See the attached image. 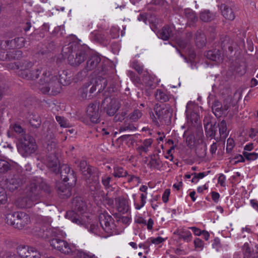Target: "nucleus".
Returning <instances> with one entry per match:
<instances>
[{
	"label": "nucleus",
	"mask_w": 258,
	"mask_h": 258,
	"mask_svg": "<svg viewBox=\"0 0 258 258\" xmlns=\"http://www.w3.org/2000/svg\"><path fill=\"white\" fill-rule=\"evenodd\" d=\"M173 30V27H164L159 32L158 36L164 40H166L172 36Z\"/></svg>",
	"instance_id": "obj_18"
},
{
	"label": "nucleus",
	"mask_w": 258,
	"mask_h": 258,
	"mask_svg": "<svg viewBox=\"0 0 258 258\" xmlns=\"http://www.w3.org/2000/svg\"><path fill=\"white\" fill-rule=\"evenodd\" d=\"M132 68L134 69L140 74H142L145 71H144V67L141 64L137 61H134L132 64Z\"/></svg>",
	"instance_id": "obj_43"
},
{
	"label": "nucleus",
	"mask_w": 258,
	"mask_h": 258,
	"mask_svg": "<svg viewBox=\"0 0 258 258\" xmlns=\"http://www.w3.org/2000/svg\"><path fill=\"white\" fill-rule=\"evenodd\" d=\"M165 240V239L163 238L160 236H158L156 238H151V242L155 244H159L162 243Z\"/></svg>",
	"instance_id": "obj_54"
},
{
	"label": "nucleus",
	"mask_w": 258,
	"mask_h": 258,
	"mask_svg": "<svg viewBox=\"0 0 258 258\" xmlns=\"http://www.w3.org/2000/svg\"><path fill=\"white\" fill-rule=\"evenodd\" d=\"M204 122V127L207 135L210 137L214 136L216 131L215 123L213 124L209 121L206 122L205 120Z\"/></svg>",
	"instance_id": "obj_23"
},
{
	"label": "nucleus",
	"mask_w": 258,
	"mask_h": 258,
	"mask_svg": "<svg viewBox=\"0 0 258 258\" xmlns=\"http://www.w3.org/2000/svg\"><path fill=\"white\" fill-rule=\"evenodd\" d=\"M205 175L206 174L204 172H201L198 174L194 173V176L191 179V182L192 183H197L199 179L203 178Z\"/></svg>",
	"instance_id": "obj_47"
},
{
	"label": "nucleus",
	"mask_w": 258,
	"mask_h": 258,
	"mask_svg": "<svg viewBox=\"0 0 258 258\" xmlns=\"http://www.w3.org/2000/svg\"><path fill=\"white\" fill-rule=\"evenodd\" d=\"M107 86V81L104 78H98L97 79L95 85L93 86L90 90V92L91 93H93L94 91L96 90V87H98V91L100 92L101 91L104 90V89Z\"/></svg>",
	"instance_id": "obj_20"
},
{
	"label": "nucleus",
	"mask_w": 258,
	"mask_h": 258,
	"mask_svg": "<svg viewBox=\"0 0 258 258\" xmlns=\"http://www.w3.org/2000/svg\"><path fill=\"white\" fill-rule=\"evenodd\" d=\"M195 41L198 47H202L205 44V35L201 32H198L196 34Z\"/></svg>",
	"instance_id": "obj_32"
},
{
	"label": "nucleus",
	"mask_w": 258,
	"mask_h": 258,
	"mask_svg": "<svg viewBox=\"0 0 258 258\" xmlns=\"http://www.w3.org/2000/svg\"><path fill=\"white\" fill-rule=\"evenodd\" d=\"M8 202V196L4 188L0 186V205L6 204Z\"/></svg>",
	"instance_id": "obj_37"
},
{
	"label": "nucleus",
	"mask_w": 258,
	"mask_h": 258,
	"mask_svg": "<svg viewBox=\"0 0 258 258\" xmlns=\"http://www.w3.org/2000/svg\"><path fill=\"white\" fill-rule=\"evenodd\" d=\"M11 168V165L8 161L0 159V173H5Z\"/></svg>",
	"instance_id": "obj_35"
},
{
	"label": "nucleus",
	"mask_w": 258,
	"mask_h": 258,
	"mask_svg": "<svg viewBox=\"0 0 258 258\" xmlns=\"http://www.w3.org/2000/svg\"><path fill=\"white\" fill-rule=\"evenodd\" d=\"M214 18L213 14L211 13L209 11L205 10L202 11L200 14V19L204 22H208L211 21Z\"/></svg>",
	"instance_id": "obj_33"
},
{
	"label": "nucleus",
	"mask_w": 258,
	"mask_h": 258,
	"mask_svg": "<svg viewBox=\"0 0 258 258\" xmlns=\"http://www.w3.org/2000/svg\"><path fill=\"white\" fill-rule=\"evenodd\" d=\"M16 228L23 229L31 223L30 216L24 212H16Z\"/></svg>",
	"instance_id": "obj_10"
},
{
	"label": "nucleus",
	"mask_w": 258,
	"mask_h": 258,
	"mask_svg": "<svg viewBox=\"0 0 258 258\" xmlns=\"http://www.w3.org/2000/svg\"><path fill=\"white\" fill-rule=\"evenodd\" d=\"M142 115V112L139 110H135L131 115V119L133 121H136Z\"/></svg>",
	"instance_id": "obj_46"
},
{
	"label": "nucleus",
	"mask_w": 258,
	"mask_h": 258,
	"mask_svg": "<svg viewBox=\"0 0 258 258\" xmlns=\"http://www.w3.org/2000/svg\"><path fill=\"white\" fill-rule=\"evenodd\" d=\"M100 226L98 224H92L90 230L96 235H101L105 232L110 234L114 227L112 218L107 213H102L99 217Z\"/></svg>",
	"instance_id": "obj_5"
},
{
	"label": "nucleus",
	"mask_w": 258,
	"mask_h": 258,
	"mask_svg": "<svg viewBox=\"0 0 258 258\" xmlns=\"http://www.w3.org/2000/svg\"><path fill=\"white\" fill-rule=\"evenodd\" d=\"M47 193H50L49 186L41 178H37L35 182H32L27 187L26 196L19 198L16 202L19 208H30L39 202L40 199V189Z\"/></svg>",
	"instance_id": "obj_2"
},
{
	"label": "nucleus",
	"mask_w": 258,
	"mask_h": 258,
	"mask_svg": "<svg viewBox=\"0 0 258 258\" xmlns=\"http://www.w3.org/2000/svg\"><path fill=\"white\" fill-rule=\"evenodd\" d=\"M152 143L153 140L152 139H147L144 141L143 145L144 146L146 150H147V152L149 151V148L151 147V145L152 144Z\"/></svg>",
	"instance_id": "obj_52"
},
{
	"label": "nucleus",
	"mask_w": 258,
	"mask_h": 258,
	"mask_svg": "<svg viewBox=\"0 0 258 258\" xmlns=\"http://www.w3.org/2000/svg\"><path fill=\"white\" fill-rule=\"evenodd\" d=\"M169 194H170V191L169 189H166L164 191V192L162 195V200L164 203H166L168 201Z\"/></svg>",
	"instance_id": "obj_59"
},
{
	"label": "nucleus",
	"mask_w": 258,
	"mask_h": 258,
	"mask_svg": "<svg viewBox=\"0 0 258 258\" xmlns=\"http://www.w3.org/2000/svg\"><path fill=\"white\" fill-rule=\"evenodd\" d=\"M25 40L23 37H18L5 42L7 49L20 48L25 45Z\"/></svg>",
	"instance_id": "obj_13"
},
{
	"label": "nucleus",
	"mask_w": 258,
	"mask_h": 258,
	"mask_svg": "<svg viewBox=\"0 0 258 258\" xmlns=\"http://www.w3.org/2000/svg\"><path fill=\"white\" fill-rule=\"evenodd\" d=\"M18 254L22 258H40V255L34 248L27 246H19Z\"/></svg>",
	"instance_id": "obj_9"
},
{
	"label": "nucleus",
	"mask_w": 258,
	"mask_h": 258,
	"mask_svg": "<svg viewBox=\"0 0 258 258\" xmlns=\"http://www.w3.org/2000/svg\"><path fill=\"white\" fill-rule=\"evenodd\" d=\"M219 133L221 136L225 137L227 136V124L225 120H222L219 124Z\"/></svg>",
	"instance_id": "obj_39"
},
{
	"label": "nucleus",
	"mask_w": 258,
	"mask_h": 258,
	"mask_svg": "<svg viewBox=\"0 0 258 258\" xmlns=\"http://www.w3.org/2000/svg\"><path fill=\"white\" fill-rule=\"evenodd\" d=\"M152 4L159 7H163L166 4L165 0H153Z\"/></svg>",
	"instance_id": "obj_55"
},
{
	"label": "nucleus",
	"mask_w": 258,
	"mask_h": 258,
	"mask_svg": "<svg viewBox=\"0 0 258 258\" xmlns=\"http://www.w3.org/2000/svg\"><path fill=\"white\" fill-rule=\"evenodd\" d=\"M217 145L215 143H213L210 147V152L212 154H214L216 153L217 151Z\"/></svg>",
	"instance_id": "obj_61"
},
{
	"label": "nucleus",
	"mask_w": 258,
	"mask_h": 258,
	"mask_svg": "<svg viewBox=\"0 0 258 258\" xmlns=\"http://www.w3.org/2000/svg\"><path fill=\"white\" fill-rule=\"evenodd\" d=\"M127 181L130 183H133L134 185L137 186L141 182V179L138 176L129 175L127 176Z\"/></svg>",
	"instance_id": "obj_44"
},
{
	"label": "nucleus",
	"mask_w": 258,
	"mask_h": 258,
	"mask_svg": "<svg viewBox=\"0 0 258 258\" xmlns=\"http://www.w3.org/2000/svg\"><path fill=\"white\" fill-rule=\"evenodd\" d=\"M19 149L27 154L34 153L37 148L34 139L29 135H25L20 140Z\"/></svg>",
	"instance_id": "obj_7"
},
{
	"label": "nucleus",
	"mask_w": 258,
	"mask_h": 258,
	"mask_svg": "<svg viewBox=\"0 0 258 258\" xmlns=\"http://www.w3.org/2000/svg\"><path fill=\"white\" fill-rule=\"evenodd\" d=\"M87 115L90 121L96 123L99 120V104L97 103L90 104L87 109Z\"/></svg>",
	"instance_id": "obj_11"
},
{
	"label": "nucleus",
	"mask_w": 258,
	"mask_h": 258,
	"mask_svg": "<svg viewBox=\"0 0 258 258\" xmlns=\"http://www.w3.org/2000/svg\"><path fill=\"white\" fill-rule=\"evenodd\" d=\"M76 201L75 210L78 217L74 216L72 221L77 224H83L86 222V218H87V216L85 215L87 210L86 204L81 200Z\"/></svg>",
	"instance_id": "obj_8"
},
{
	"label": "nucleus",
	"mask_w": 258,
	"mask_h": 258,
	"mask_svg": "<svg viewBox=\"0 0 258 258\" xmlns=\"http://www.w3.org/2000/svg\"><path fill=\"white\" fill-rule=\"evenodd\" d=\"M56 120L61 127H68L70 126V123L68 120L63 117L56 116Z\"/></svg>",
	"instance_id": "obj_40"
},
{
	"label": "nucleus",
	"mask_w": 258,
	"mask_h": 258,
	"mask_svg": "<svg viewBox=\"0 0 258 258\" xmlns=\"http://www.w3.org/2000/svg\"><path fill=\"white\" fill-rule=\"evenodd\" d=\"M110 103L107 105L106 108L107 113L110 116H113L119 108V103L115 99H111L110 98H107L105 99L104 102Z\"/></svg>",
	"instance_id": "obj_15"
},
{
	"label": "nucleus",
	"mask_w": 258,
	"mask_h": 258,
	"mask_svg": "<svg viewBox=\"0 0 258 258\" xmlns=\"http://www.w3.org/2000/svg\"><path fill=\"white\" fill-rule=\"evenodd\" d=\"M59 78L52 74L49 71H45L40 79L38 88L43 93H49L55 95L59 93L61 85H67L71 83L70 77H68L67 72L62 70L58 72Z\"/></svg>",
	"instance_id": "obj_1"
},
{
	"label": "nucleus",
	"mask_w": 258,
	"mask_h": 258,
	"mask_svg": "<svg viewBox=\"0 0 258 258\" xmlns=\"http://www.w3.org/2000/svg\"><path fill=\"white\" fill-rule=\"evenodd\" d=\"M138 222L139 223H143V224H144L145 225H147V228L149 230H151L153 228V220L151 218H150L148 220L147 222L146 221V220H145L143 219H141L139 220Z\"/></svg>",
	"instance_id": "obj_48"
},
{
	"label": "nucleus",
	"mask_w": 258,
	"mask_h": 258,
	"mask_svg": "<svg viewBox=\"0 0 258 258\" xmlns=\"http://www.w3.org/2000/svg\"><path fill=\"white\" fill-rule=\"evenodd\" d=\"M223 53L217 49L208 51L206 54L208 59L216 61L217 63H220L223 61Z\"/></svg>",
	"instance_id": "obj_14"
},
{
	"label": "nucleus",
	"mask_w": 258,
	"mask_h": 258,
	"mask_svg": "<svg viewBox=\"0 0 258 258\" xmlns=\"http://www.w3.org/2000/svg\"><path fill=\"white\" fill-rule=\"evenodd\" d=\"M32 63L28 61H24L20 62L19 64H12V67H10L11 69H18V75L23 79L26 80H35L38 78L41 70L39 68H36L30 70L32 67Z\"/></svg>",
	"instance_id": "obj_6"
},
{
	"label": "nucleus",
	"mask_w": 258,
	"mask_h": 258,
	"mask_svg": "<svg viewBox=\"0 0 258 258\" xmlns=\"http://www.w3.org/2000/svg\"><path fill=\"white\" fill-rule=\"evenodd\" d=\"M91 37L93 38L95 41H99L100 39V36L99 32L97 31H94L91 34Z\"/></svg>",
	"instance_id": "obj_58"
},
{
	"label": "nucleus",
	"mask_w": 258,
	"mask_h": 258,
	"mask_svg": "<svg viewBox=\"0 0 258 258\" xmlns=\"http://www.w3.org/2000/svg\"><path fill=\"white\" fill-rule=\"evenodd\" d=\"M36 235L39 237L46 239L50 236L49 229L45 228L44 227L39 228L38 230H36Z\"/></svg>",
	"instance_id": "obj_30"
},
{
	"label": "nucleus",
	"mask_w": 258,
	"mask_h": 258,
	"mask_svg": "<svg viewBox=\"0 0 258 258\" xmlns=\"http://www.w3.org/2000/svg\"><path fill=\"white\" fill-rule=\"evenodd\" d=\"M226 176L223 174H220L218 178V183L220 184L221 186H226Z\"/></svg>",
	"instance_id": "obj_49"
},
{
	"label": "nucleus",
	"mask_w": 258,
	"mask_h": 258,
	"mask_svg": "<svg viewBox=\"0 0 258 258\" xmlns=\"http://www.w3.org/2000/svg\"><path fill=\"white\" fill-rule=\"evenodd\" d=\"M243 155L247 160H255L258 158V153L255 152L249 153L244 151Z\"/></svg>",
	"instance_id": "obj_42"
},
{
	"label": "nucleus",
	"mask_w": 258,
	"mask_h": 258,
	"mask_svg": "<svg viewBox=\"0 0 258 258\" xmlns=\"http://www.w3.org/2000/svg\"><path fill=\"white\" fill-rule=\"evenodd\" d=\"M115 205L117 210L124 213L128 211V205L127 201L123 197H118L115 199Z\"/></svg>",
	"instance_id": "obj_17"
},
{
	"label": "nucleus",
	"mask_w": 258,
	"mask_h": 258,
	"mask_svg": "<svg viewBox=\"0 0 258 258\" xmlns=\"http://www.w3.org/2000/svg\"><path fill=\"white\" fill-rule=\"evenodd\" d=\"M49 231L50 236L54 237L50 241L52 247L64 254L70 255L71 257L78 250L74 245L60 239L66 237V233L62 230L58 228H52L49 229Z\"/></svg>",
	"instance_id": "obj_3"
},
{
	"label": "nucleus",
	"mask_w": 258,
	"mask_h": 258,
	"mask_svg": "<svg viewBox=\"0 0 258 258\" xmlns=\"http://www.w3.org/2000/svg\"><path fill=\"white\" fill-rule=\"evenodd\" d=\"M85 53L80 51L76 53L75 58L73 55H69L68 61L71 65L78 66L85 60Z\"/></svg>",
	"instance_id": "obj_16"
},
{
	"label": "nucleus",
	"mask_w": 258,
	"mask_h": 258,
	"mask_svg": "<svg viewBox=\"0 0 258 258\" xmlns=\"http://www.w3.org/2000/svg\"><path fill=\"white\" fill-rule=\"evenodd\" d=\"M250 204L251 207L258 211V201L255 199H252L250 201Z\"/></svg>",
	"instance_id": "obj_60"
},
{
	"label": "nucleus",
	"mask_w": 258,
	"mask_h": 258,
	"mask_svg": "<svg viewBox=\"0 0 258 258\" xmlns=\"http://www.w3.org/2000/svg\"><path fill=\"white\" fill-rule=\"evenodd\" d=\"M70 168L67 165H63L61 167V178L66 182L69 181L70 178L73 179V182L68 183V186L64 183H61L57 186L58 193L62 198L70 197L72 195L71 186L75 184L76 179L73 173L70 172Z\"/></svg>",
	"instance_id": "obj_4"
},
{
	"label": "nucleus",
	"mask_w": 258,
	"mask_h": 258,
	"mask_svg": "<svg viewBox=\"0 0 258 258\" xmlns=\"http://www.w3.org/2000/svg\"><path fill=\"white\" fill-rule=\"evenodd\" d=\"M188 228L192 231L196 236H200L202 234L203 230H201L196 227H190Z\"/></svg>",
	"instance_id": "obj_56"
},
{
	"label": "nucleus",
	"mask_w": 258,
	"mask_h": 258,
	"mask_svg": "<svg viewBox=\"0 0 258 258\" xmlns=\"http://www.w3.org/2000/svg\"><path fill=\"white\" fill-rule=\"evenodd\" d=\"M80 167L83 174L87 179L90 180V177L92 176L91 168L87 165V163L85 161H82L80 163Z\"/></svg>",
	"instance_id": "obj_26"
},
{
	"label": "nucleus",
	"mask_w": 258,
	"mask_h": 258,
	"mask_svg": "<svg viewBox=\"0 0 258 258\" xmlns=\"http://www.w3.org/2000/svg\"><path fill=\"white\" fill-rule=\"evenodd\" d=\"M127 172L124 170L122 167L116 166L114 168L113 175L115 177H123L126 176Z\"/></svg>",
	"instance_id": "obj_34"
},
{
	"label": "nucleus",
	"mask_w": 258,
	"mask_h": 258,
	"mask_svg": "<svg viewBox=\"0 0 258 258\" xmlns=\"http://www.w3.org/2000/svg\"><path fill=\"white\" fill-rule=\"evenodd\" d=\"M111 177L108 176H104L102 178V182L105 188H108L110 186Z\"/></svg>",
	"instance_id": "obj_50"
},
{
	"label": "nucleus",
	"mask_w": 258,
	"mask_h": 258,
	"mask_svg": "<svg viewBox=\"0 0 258 258\" xmlns=\"http://www.w3.org/2000/svg\"><path fill=\"white\" fill-rule=\"evenodd\" d=\"M178 235L180 238L187 242L191 241L192 238L191 233L189 230L184 229L179 231Z\"/></svg>",
	"instance_id": "obj_25"
},
{
	"label": "nucleus",
	"mask_w": 258,
	"mask_h": 258,
	"mask_svg": "<svg viewBox=\"0 0 258 258\" xmlns=\"http://www.w3.org/2000/svg\"><path fill=\"white\" fill-rule=\"evenodd\" d=\"M111 37L113 38L119 36V30L117 27L113 26L110 29Z\"/></svg>",
	"instance_id": "obj_51"
},
{
	"label": "nucleus",
	"mask_w": 258,
	"mask_h": 258,
	"mask_svg": "<svg viewBox=\"0 0 258 258\" xmlns=\"http://www.w3.org/2000/svg\"><path fill=\"white\" fill-rule=\"evenodd\" d=\"M182 186V181H179L177 183H175L173 184V187L176 189V190H178L180 189V188Z\"/></svg>",
	"instance_id": "obj_64"
},
{
	"label": "nucleus",
	"mask_w": 258,
	"mask_h": 258,
	"mask_svg": "<svg viewBox=\"0 0 258 258\" xmlns=\"http://www.w3.org/2000/svg\"><path fill=\"white\" fill-rule=\"evenodd\" d=\"M184 14L190 25L197 21V17L196 16L195 12L191 9L185 10Z\"/></svg>",
	"instance_id": "obj_27"
},
{
	"label": "nucleus",
	"mask_w": 258,
	"mask_h": 258,
	"mask_svg": "<svg viewBox=\"0 0 258 258\" xmlns=\"http://www.w3.org/2000/svg\"><path fill=\"white\" fill-rule=\"evenodd\" d=\"M13 132H15L18 134L23 135L24 130L22 126L18 124H15L14 125H11L9 130L8 131V136L9 137H13L14 135Z\"/></svg>",
	"instance_id": "obj_24"
},
{
	"label": "nucleus",
	"mask_w": 258,
	"mask_h": 258,
	"mask_svg": "<svg viewBox=\"0 0 258 258\" xmlns=\"http://www.w3.org/2000/svg\"><path fill=\"white\" fill-rule=\"evenodd\" d=\"M242 250L243 253L244 258H249L251 254V250L247 243L243 244L242 247Z\"/></svg>",
	"instance_id": "obj_41"
},
{
	"label": "nucleus",
	"mask_w": 258,
	"mask_h": 258,
	"mask_svg": "<svg viewBox=\"0 0 258 258\" xmlns=\"http://www.w3.org/2000/svg\"><path fill=\"white\" fill-rule=\"evenodd\" d=\"M194 244L196 250L202 251L204 249L205 243L199 238H196L195 239Z\"/></svg>",
	"instance_id": "obj_38"
},
{
	"label": "nucleus",
	"mask_w": 258,
	"mask_h": 258,
	"mask_svg": "<svg viewBox=\"0 0 258 258\" xmlns=\"http://www.w3.org/2000/svg\"><path fill=\"white\" fill-rule=\"evenodd\" d=\"M156 99L161 102H166L169 99V95L161 90H157L155 94Z\"/></svg>",
	"instance_id": "obj_31"
},
{
	"label": "nucleus",
	"mask_w": 258,
	"mask_h": 258,
	"mask_svg": "<svg viewBox=\"0 0 258 258\" xmlns=\"http://www.w3.org/2000/svg\"><path fill=\"white\" fill-rule=\"evenodd\" d=\"M228 106H225L223 108H222L220 103L217 101L215 102L213 105L212 110L217 117H220L224 113V111H226L228 109Z\"/></svg>",
	"instance_id": "obj_21"
},
{
	"label": "nucleus",
	"mask_w": 258,
	"mask_h": 258,
	"mask_svg": "<svg viewBox=\"0 0 258 258\" xmlns=\"http://www.w3.org/2000/svg\"><path fill=\"white\" fill-rule=\"evenodd\" d=\"M229 41V39L228 38H226L225 40L222 43V47L223 49L226 50L227 48L228 49L229 51H232L233 49L232 47H231L229 44H227Z\"/></svg>",
	"instance_id": "obj_53"
},
{
	"label": "nucleus",
	"mask_w": 258,
	"mask_h": 258,
	"mask_svg": "<svg viewBox=\"0 0 258 258\" xmlns=\"http://www.w3.org/2000/svg\"><path fill=\"white\" fill-rule=\"evenodd\" d=\"M71 258H97L94 254L78 250Z\"/></svg>",
	"instance_id": "obj_29"
},
{
	"label": "nucleus",
	"mask_w": 258,
	"mask_h": 258,
	"mask_svg": "<svg viewBox=\"0 0 258 258\" xmlns=\"http://www.w3.org/2000/svg\"><path fill=\"white\" fill-rule=\"evenodd\" d=\"M234 146V141L232 139H228L227 142V148L231 149Z\"/></svg>",
	"instance_id": "obj_62"
},
{
	"label": "nucleus",
	"mask_w": 258,
	"mask_h": 258,
	"mask_svg": "<svg viewBox=\"0 0 258 258\" xmlns=\"http://www.w3.org/2000/svg\"><path fill=\"white\" fill-rule=\"evenodd\" d=\"M7 55H8L9 57H11L14 59H19L21 57L22 52L21 50H16L9 52V53Z\"/></svg>",
	"instance_id": "obj_45"
},
{
	"label": "nucleus",
	"mask_w": 258,
	"mask_h": 258,
	"mask_svg": "<svg viewBox=\"0 0 258 258\" xmlns=\"http://www.w3.org/2000/svg\"><path fill=\"white\" fill-rule=\"evenodd\" d=\"M212 246L214 248H216L217 250H218V248L220 247V241L218 239H215L214 241V242L212 244Z\"/></svg>",
	"instance_id": "obj_63"
},
{
	"label": "nucleus",
	"mask_w": 258,
	"mask_h": 258,
	"mask_svg": "<svg viewBox=\"0 0 258 258\" xmlns=\"http://www.w3.org/2000/svg\"><path fill=\"white\" fill-rule=\"evenodd\" d=\"M5 220L8 224L16 228L15 223L17 222L16 212H11L5 215Z\"/></svg>",
	"instance_id": "obj_28"
},
{
	"label": "nucleus",
	"mask_w": 258,
	"mask_h": 258,
	"mask_svg": "<svg viewBox=\"0 0 258 258\" xmlns=\"http://www.w3.org/2000/svg\"><path fill=\"white\" fill-rule=\"evenodd\" d=\"M147 195H148V193H144V192H143L141 194L140 204H138L135 203V208L137 210L141 209L142 207H143L145 205V204L146 203V200L147 198Z\"/></svg>",
	"instance_id": "obj_36"
},
{
	"label": "nucleus",
	"mask_w": 258,
	"mask_h": 258,
	"mask_svg": "<svg viewBox=\"0 0 258 258\" xmlns=\"http://www.w3.org/2000/svg\"><path fill=\"white\" fill-rule=\"evenodd\" d=\"M100 62V58L97 56H92L87 62L86 69L88 71L95 69Z\"/></svg>",
	"instance_id": "obj_22"
},
{
	"label": "nucleus",
	"mask_w": 258,
	"mask_h": 258,
	"mask_svg": "<svg viewBox=\"0 0 258 258\" xmlns=\"http://www.w3.org/2000/svg\"><path fill=\"white\" fill-rule=\"evenodd\" d=\"M221 12L222 16L227 20H233L235 15L231 8L225 4L220 6Z\"/></svg>",
	"instance_id": "obj_19"
},
{
	"label": "nucleus",
	"mask_w": 258,
	"mask_h": 258,
	"mask_svg": "<svg viewBox=\"0 0 258 258\" xmlns=\"http://www.w3.org/2000/svg\"><path fill=\"white\" fill-rule=\"evenodd\" d=\"M47 167L53 172L57 173L59 172V164L57 158L54 154L48 157L46 160Z\"/></svg>",
	"instance_id": "obj_12"
},
{
	"label": "nucleus",
	"mask_w": 258,
	"mask_h": 258,
	"mask_svg": "<svg viewBox=\"0 0 258 258\" xmlns=\"http://www.w3.org/2000/svg\"><path fill=\"white\" fill-rule=\"evenodd\" d=\"M212 194V198L213 201L216 203H217L219 200L220 198V195L218 192L213 191L211 193Z\"/></svg>",
	"instance_id": "obj_57"
}]
</instances>
